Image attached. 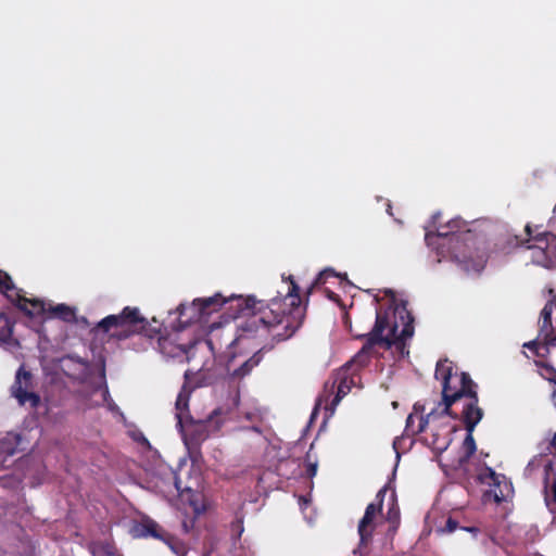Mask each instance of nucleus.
<instances>
[{
    "label": "nucleus",
    "mask_w": 556,
    "mask_h": 556,
    "mask_svg": "<svg viewBox=\"0 0 556 556\" xmlns=\"http://www.w3.org/2000/svg\"><path fill=\"white\" fill-rule=\"evenodd\" d=\"M290 286L283 299H271L264 305L254 296L230 295L225 298L216 293L208 298H199L189 305L180 304L177 308L184 324L198 323L218 312L225 304L230 303L237 311L236 317L242 319L237 328L240 338L269 336L275 341L291 338L302 326L305 307L301 304L300 287L292 276L288 277Z\"/></svg>",
    "instance_id": "nucleus-1"
},
{
    "label": "nucleus",
    "mask_w": 556,
    "mask_h": 556,
    "mask_svg": "<svg viewBox=\"0 0 556 556\" xmlns=\"http://www.w3.org/2000/svg\"><path fill=\"white\" fill-rule=\"evenodd\" d=\"M414 316L408 311L406 301L401 300L388 307H379L376 312V321L371 331L356 336L357 339H366V342L343 367L354 375L369 364L376 345H381L387 350L395 346L402 356L408 355L409 351L406 342L414 336Z\"/></svg>",
    "instance_id": "nucleus-2"
},
{
    "label": "nucleus",
    "mask_w": 556,
    "mask_h": 556,
    "mask_svg": "<svg viewBox=\"0 0 556 556\" xmlns=\"http://www.w3.org/2000/svg\"><path fill=\"white\" fill-rule=\"evenodd\" d=\"M440 214L433 215L435 231H427L425 240L429 247L435 245L439 253L448 254L460 270L466 274H480L486 263L482 253L473 250V233L459 218L451 219L446 224H438Z\"/></svg>",
    "instance_id": "nucleus-3"
},
{
    "label": "nucleus",
    "mask_w": 556,
    "mask_h": 556,
    "mask_svg": "<svg viewBox=\"0 0 556 556\" xmlns=\"http://www.w3.org/2000/svg\"><path fill=\"white\" fill-rule=\"evenodd\" d=\"M96 328L118 341L126 340L136 333H144L149 339L156 340L155 348L169 357H178L187 353L184 345L176 344L170 338L162 336L160 328H149L147 319L137 307L126 306L119 314L104 317Z\"/></svg>",
    "instance_id": "nucleus-4"
},
{
    "label": "nucleus",
    "mask_w": 556,
    "mask_h": 556,
    "mask_svg": "<svg viewBox=\"0 0 556 556\" xmlns=\"http://www.w3.org/2000/svg\"><path fill=\"white\" fill-rule=\"evenodd\" d=\"M435 378L441 380L442 384V408L439 413L447 420V417L458 419L452 406L458 401L464 400L462 412L471 409H482L479 406V396L477 392V383L471 379L470 375L465 371H458L454 364L448 361H439L435 367Z\"/></svg>",
    "instance_id": "nucleus-5"
},
{
    "label": "nucleus",
    "mask_w": 556,
    "mask_h": 556,
    "mask_svg": "<svg viewBox=\"0 0 556 556\" xmlns=\"http://www.w3.org/2000/svg\"><path fill=\"white\" fill-rule=\"evenodd\" d=\"M542 225L527 224L525 231L526 239L515 236L508 243L514 247H526L531 251L533 264L544 268H554L556 266V235L553 230H541Z\"/></svg>",
    "instance_id": "nucleus-6"
},
{
    "label": "nucleus",
    "mask_w": 556,
    "mask_h": 556,
    "mask_svg": "<svg viewBox=\"0 0 556 556\" xmlns=\"http://www.w3.org/2000/svg\"><path fill=\"white\" fill-rule=\"evenodd\" d=\"M430 429V438L426 437V441L437 452H444L451 444V432L455 431V427L451 426L439 413L438 408L432 409L426 416L409 414L406 419L405 433L407 435H416Z\"/></svg>",
    "instance_id": "nucleus-7"
},
{
    "label": "nucleus",
    "mask_w": 556,
    "mask_h": 556,
    "mask_svg": "<svg viewBox=\"0 0 556 556\" xmlns=\"http://www.w3.org/2000/svg\"><path fill=\"white\" fill-rule=\"evenodd\" d=\"M387 493V488L383 486L380 489L376 495L375 502L367 505L365 509V514L358 523V534H359V546L358 551L361 554L364 553V549L368 546L371 541L372 533L376 528L375 518L381 514L384 495Z\"/></svg>",
    "instance_id": "nucleus-8"
},
{
    "label": "nucleus",
    "mask_w": 556,
    "mask_h": 556,
    "mask_svg": "<svg viewBox=\"0 0 556 556\" xmlns=\"http://www.w3.org/2000/svg\"><path fill=\"white\" fill-rule=\"evenodd\" d=\"M33 375L21 366L16 374L15 380L11 386V395L16 399L21 406L29 404L30 408H37L40 404V396L33 391Z\"/></svg>",
    "instance_id": "nucleus-9"
},
{
    "label": "nucleus",
    "mask_w": 556,
    "mask_h": 556,
    "mask_svg": "<svg viewBox=\"0 0 556 556\" xmlns=\"http://www.w3.org/2000/svg\"><path fill=\"white\" fill-rule=\"evenodd\" d=\"M467 410L468 412H462L460 416L458 417L464 422L465 429L467 431V435L463 442V450L465 451V453L459 459L460 463L468 462L471 458V456L476 453L477 445L472 433L475 431L476 426L481 421L484 415L483 409L473 410L469 407Z\"/></svg>",
    "instance_id": "nucleus-10"
},
{
    "label": "nucleus",
    "mask_w": 556,
    "mask_h": 556,
    "mask_svg": "<svg viewBox=\"0 0 556 556\" xmlns=\"http://www.w3.org/2000/svg\"><path fill=\"white\" fill-rule=\"evenodd\" d=\"M227 414L228 410L217 407L208 415L207 420L193 421L191 419L190 427L184 432L185 443L188 448H198L208 438L207 422Z\"/></svg>",
    "instance_id": "nucleus-11"
},
{
    "label": "nucleus",
    "mask_w": 556,
    "mask_h": 556,
    "mask_svg": "<svg viewBox=\"0 0 556 556\" xmlns=\"http://www.w3.org/2000/svg\"><path fill=\"white\" fill-rule=\"evenodd\" d=\"M9 301L28 317L41 316L48 312L43 301L39 299H27L20 292H15V295H9Z\"/></svg>",
    "instance_id": "nucleus-12"
},
{
    "label": "nucleus",
    "mask_w": 556,
    "mask_h": 556,
    "mask_svg": "<svg viewBox=\"0 0 556 556\" xmlns=\"http://www.w3.org/2000/svg\"><path fill=\"white\" fill-rule=\"evenodd\" d=\"M553 309V301H548L541 311L539 318V339L546 340L547 344H549L552 339L556 338L552 324Z\"/></svg>",
    "instance_id": "nucleus-13"
},
{
    "label": "nucleus",
    "mask_w": 556,
    "mask_h": 556,
    "mask_svg": "<svg viewBox=\"0 0 556 556\" xmlns=\"http://www.w3.org/2000/svg\"><path fill=\"white\" fill-rule=\"evenodd\" d=\"M354 383L353 375L350 370L342 367L334 376L331 389L337 387V394L332 401L333 405H337L343 396H345L350 390L351 386Z\"/></svg>",
    "instance_id": "nucleus-14"
},
{
    "label": "nucleus",
    "mask_w": 556,
    "mask_h": 556,
    "mask_svg": "<svg viewBox=\"0 0 556 556\" xmlns=\"http://www.w3.org/2000/svg\"><path fill=\"white\" fill-rule=\"evenodd\" d=\"M263 350H258L255 352L251 357L245 359L239 367L235 368L230 371V368L228 367L229 376L232 379L241 380L244 377L249 376L252 370L257 367L261 362L263 361Z\"/></svg>",
    "instance_id": "nucleus-15"
},
{
    "label": "nucleus",
    "mask_w": 556,
    "mask_h": 556,
    "mask_svg": "<svg viewBox=\"0 0 556 556\" xmlns=\"http://www.w3.org/2000/svg\"><path fill=\"white\" fill-rule=\"evenodd\" d=\"M190 390L186 384L181 388L178 396L176 399V418H177V427L182 430L184 428V414L189 410V399H190Z\"/></svg>",
    "instance_id": "nucleus-16"
},
{
    "label": "nucleus",
    "mask_w": 556,
    "mask_h": 556,
    "mask_svg": "<svg viewBox=\"0 0 556 556\" xmlns=\"http://www.w3.org/2000/svg\"><path fill=\"white\" fill-rule=\"evenodd\" d=\"M134 536L138 538H147L152 536L154 539L164 540L163 535L160 532L159 525L151 519L144 520L138 525H136L132 529Z\"/></svg>",
    "instance_id": "nucleus-17"
},
{
    "label": "nucleus",
    "mask_w": 556,
    "mask_h": 556,
    "mask_svg": "<svg viewBox=\"0 0 556 556\" xmlns=\"http://www.w3.org/2000/svg\"><path fill=\"white\" fill-rule=\"evenodd\" d=\"M15 326V320L7 313L0 312V345L9 343Z\"/></svg>",
    "instance_id": "nucleus-18"
},
{
    "label": "nucleus",
    "mask_w": 556,
    "mask_h": 556,
    "mask_svg": "<svg viewBox=\"0 0 556 556\" xmlns=\"http://www.w3.org/2000/svg\"><path fill=\"white\" fill-rule=\"evenodd\" d=\"M48 313L56 317L65 323H73L75 321V311L74 308L67 306L66 304H58L55 306H50L48 308Z\"/></svg>",
    "instance_id": "nucleus-19"
},
{
    "label": "nucleus",
    "mask_w": 556,
    "mask_h": 556,
    "mask_svg": "<svg viewBox=\"0 0 556 556\" xmlns=\"http://www.w3.org/2000/svg\"><path fill=\"white\" fill-rule=\"evenodd\" d=\"M0 292L8 299L9 295H15V292H20V290L15 288L10 275L3 270H0Z\"/></svg>",
    "instance_id": "nucleus-20"
},
{
    "label": "nucleus",
    "mask_w": 556,
    "mask_h": 556,
    "mask_svg": "<svg viewBox=\"0 0 556 556\" xmlns=\"http://www.w3.org/2000/svg\"><path fill=\"white\" fill-rule=\"evenodd\" d=\"M501 475L496 473L491 467H485L482 472L479 473V480L481 483H489L493 485L500 484ZM502 478H504L502 476Z\"/></svg>",
    "instance_id": "nucleus-21"
},
{
    "label": "nucleus",
    "mask_w": 556,
    "mask_h": 556,
    "mask_svg": "<svg viewBox=\"0 0 556 556\" xmlns=\"http://www.w3.org/2000/svg\"><path fill=\"white\" fill-rule=\"evenodd\" d=\"M334 276H336V273L330 268H327V269L320 271L316 276V278L313 281V283L311 285V287L307 289V293L308 294L312 293V291L315 287L324 285L327 281L328 277H334Z\"/></svg>",
    "instance_id": "nucleus-22"
},
{
    "label": "nucleus",
    "mask_w": 556,
    "mask_h": 556,
    "mask_svg": "<svg viewBox=\"0 0 556 556\" xmlns=\"http://www.w3.org/2000/svg\"><path fill=\"white\" fill-rule=\"evenodd\" d=\"M91 552L93 556H115L110 544L96 543L91 546Z\"/></svg>",
    "instance_id": "nucleus-23"
},
{
    "label": "nucleus",
    "mask_w": 556,
    "mask_h": 556,
    "mask_svg": "<svg viewBox=\"0 0 556 556\" xmlns=\"http://www.w3.org/2000/svg\"><path fill=\"white\" fill-rule=\"evenodd\" d=\"M388 520L392 523H397L400 520V510L395 504L388 510Z\"/></svg>",
    "instance_id": "nucleus-24"
},
{
    "label": "nucleus",
    "mask_w": 556,
    "mask_h": 556,
    "mask_svg": "<svg viewBox=\"0 0 556 556\" xmlns=\"http://www.w3.org/2000/svg\"><path fill=\"white\" fill-rule=\"evenodd\" d=\"M552 344H547L546 340H542V344L539 350L534 353L538 357L545 358L549 353V348Z\"/></svg>",
    "instance_id": "nucleus-25"
},
{
    "label": "nucleus",
    "mask_w": 556,
    "mask_h": 556,
    "mask_svg": "<svg viewBox=\"0 0 556 556\" xmlns=\"http://www.w3.org/2000/svg\"><path fill=\"white\" fill-rule=\"evenodd\" d=\"M541 344H542V340L538 338L535 340L523 343L522 346L525 349H528V350L532 351L533 353H535L539 350V348L541 346Z\"/></svg>",
    "instance_id": "nucleus-26"
},
{
    "label": "nucleus",
    "mask_w": 556,
    "mask_h": 556,
    "mask_svg": "<svg viewBox=\"0 0 556 556\" xmlns=\"http://www.w3.org/2000/svg\"><path fill=\"white\" fill-rule=\"evenodd\" d=\"M457 528H458V522L455 519L448 518L446 520L445 529L447 532H454Z\"/></svg>",
    "instance_id": "nucleus-27"
},
{
    "label": "nucleus",
    "mask_w": 556,
    "mask_h": 556,
    "mask_svg": "<svg viewBox=\"0 0 556 556\" xmlns=\"http://www.w3.org/2000/svg\"><path fill=\"white\" fill-rule=\"evenodd\" d=\"M306 475L309 478H313L317 472V464L316 463H308L306 466Z\"/></svg>",
    "instance_id": "nucleus-28"
},
{
    "label": "nucleus",
    "mask_w": 556,
    "mask_h": 556,
    "mask_svg": "<svg viewBox=\"0 0 556 556\" xmlns=\"http://www.w3.org/2000/svg\"><path fill=\"white\" fill-rule=\"evenodd\" d=\"M548 226L552 230H556V204L553 208V216L548 220Z\"/></svg>",
    "instance_id": "nucleus-29"
},
{
    "label": "nucleus",
    "mask_w": 556,
    "mask_h": 556,
    "mask_svg": "<svg viewBox=\"0 0 556 556\" xmlns=\"http://www.w3.org/2000/svg\"><path fill=\"white\" fill-rule=\"evenodd\" d=\"M552 451L556 454V432L554 433L551 442H549Z\"/></svg>",
    "instance_id": "nucleus-30"
},
{
    "label": "nucleus",
    "mask_w": 556,
    "mask_h": 556,
    "mask_svg": "<svg viewBox=\"0 0 556 556\" xmlns=\"http://www.w3.org/2000/svg\"><path fill=\"white\" fill-rule=\"evenodd\" d=\"M463 529L468 531V532L473 533L475 535L479 532V529L476 528V527H468V528H463Z\"/></svg>",
    "instance_id": "nucleus-31"
},
{
    "label": "nucleus",
    "mask_w": 556,
    "mask_h": 556,
    "mask_svg": "<svg viewBox=\"0 0 556 556\" xmlns=\"http://www.w3.org/2000/svg\"><path fill=\"white\" fill-rule=\"evenodd\" d=\"M552 492H553L554 501L556 502V480L552 484Z\"/></svg>",
    "instance_id": "nucleus-32"
},
{
    "label": "nucleus",
    "mask_w": 556,
    "mask_h": 556,
    "mask_svg": "<svg viewBox=\"0 0 556 556\" xmlns=\"http://www.w3.org/2000/svg\"><path fill=\"white\" fill-rule=\"evenodd\" d=\"M224 420H225V419H220V420H218V421H217V426H216V428H219V427H220V424H223V422H224Z\"/></svg>",
    "instance_id": "nucleus-33"
},
{
    "label": "nucleus",
    "mask_w": 556,
    "mask_h": 556,
    "mask_svg": "<svg viewBox=\"0 0 556 556\" xmlns=\"http://www.w3.org/2000/svg\"><path fill=\"white\" fill-rule=\"evenodd\" d=\"M495 500H496L497 502H500V501H502V497H500L498 495H495Z\"/></svg>",
    "instance_id": "nucleus-34"
}]
</instances>
